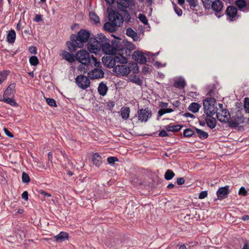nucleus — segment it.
Returning <instances> with one entry per match:
<instances>
[{
  "label": "nucleus",
  "mask_w": 249,
  "mask_h": 249,
  "mask_svg": "<svg viewBox=\"0 0 249 249\" xmlns=\"http://www.w3.org/2000/svg\"><path fill=\"white\" fill-rule=\"evenodd\" d=\"M90 34L84 30H80L77 35L72 34L71 36V42H67V45L70 52H74L76 48H82L83 43L88 41Z\"/></svg>",
  "instance_id": "1"
},
{
  "label": "nucleus",
  "mask_w": 249,
  "mask_h": 249,
  "mask_svg": "<svg viewBox=\"0 0 249 249\" xmlns=\"http://www.w3.org/2000/svg\"><path fill=\"white\" fill-rule=\"evenodd\" d=\"M216 101L213 98H207L203 101L204 113L207 117H212L217 112Z\"/></svg>",
  "instance_id": "2"
},
{
  "label": "nucleus",
  "mask_w": 249,
  "mask_h": 249,
  "mask_svg": "<svg viewBox=\"0 0 249 249\" xmlns=\"http://www.w3.org/2000/svg\"><path fill=\"white\" fill-rule=\"evenodd\" d=\"M113 71L118 77L127 76L130 74L131 69L126 64H117L113 69Z\"/></svg>",
  "instance_id": "3"
},
{
  "label": "nucleus",
  "mask_w": 249,
  "mask_h": 249,
  "mask_svg": "<svg viewBox=\"0 0 249 249\" xmlns=\"http://www.w3.org/2000/svg\"><path fill=\"white\" fill-rule=\"evenodd\" d=\"M108 19L114 26H120L123 23L122 16L116 11H113L108 14Z\"/></svg>",
  "instance_id": "4"
},
{
  "label": "nucleus",
  "mask_w": 249,
  "mask_h": 249,
  "mask_svg": "<svg viewBox=\"0 0 249 249\" xmlns=\"http://www.w3.org/2000/svg\"><path fill=\"white\" fill-rule=\"evenodd\" d=\"M75 58L82 64H89L90 62L89 53L84 50L78 51L76 53Z\"/></svg>",
  "instance_id": "5"
},
{
  "label": "nucleus",
  "mask_w": 249,
  "mask_h": 249,
  "mask_svg": "<svg viewBox=\"0 0 249 249\" xmlns=\"http://www.w3.org/2000/svg\"><path fill=\"white\" fill-rule=\"evenodd\" d=\"M150 54H151L150 52H146L143 53L141 51H137L133 53L132 58L139 64H143L147 62L146 56H149Z\"/></svg>",
  "instance_id": "6"
},
{
  "label": "nucleus",
  "mask_w": 249,
  "mask_h": 249,
  "mask_svg": "<svg viewBox=\"0 0 249 249\" xmlns=\"http://www.w3.org/2000/svg\"><path fill=\"white\" fill-rule=\"evenodd\" d=\"M75 82L78 87L81 89H85L89 88L90 85L89 79L83 75H80L75 78Z\"/></svg>",
  "instance_id": "7"
},
{
  "label": "nucleus",
  "mask_w": 249,
  "mask_h": 249,
  "mask_svg": "<svg viewBox=\"0 0 249 249\" xmlns=\"http://www.w3.org/2000/svg\"><path fill=\"white\" fill-rule=\"evenodd\" d=\"M124 51H125V49H121L118 50L117 53L114 54L116 65L117 64H126L127 63L128 59L123 54Z\"/></svg>",
  "instance_id": "8"
},
{
  "label": "nucleus",
  "mask_w": 249,
  "mask_h": 249,
  "mask_svg": "<svg viewBox=\"0 0 249 249\" xmlns=\"http://www.w3.org/2000/svg\"><path fill=\"white\" fill-rule=\"evenodd\" d=\"M118 50L116 47L110 44L109 39L102 46L101 49V50L104 53L111 55L116 53Z\"/></svg>",
  "instance_id": "9"
},
{
  "label": "nucleus",
  "mask_w": 249,
  "mask_h": 249,
  "mask_svg": "<svg viewBox=\"0 0 249 249\" xmlns=\"http://www.w3.org/2000/svg\"><path fill=\"white\" fill-rule=\"evenodd\" d=\"M102 49V46L97 41L91 39L88 44V49L90 53L97 54Z\"/></svg>",
  "instance_id": "10"
},
{
  "label": "nucleus",
  "mask_w": 249,
  "mask_h": 249,
  "mask_svg": "<svg viewBox=\"0 0 249 249\" xmlns=\"http://www.w3.org/2000/svg\"><path fill=\"white\" fill-rule=\"evenodd\" d=\"M216 113L217 118L221 122H228L231 118L230 114L227 109L219 110Z\"/></svg>",
  "instance_id": "11"
},
{
  "label": "nucleus",
  "mask_w": 249,
  "mask_h": 249,
  "mask_svg": "<svg viewBox=\"0 0 249 249\" xmlns=\"http://www.w3.org/2000/svg\"><path fill=\"white\" fill-rule=\"evenodd\" d=\"M151 116V112L147 109H142L138 112V117L139 121L146 122Z\"/></svg>",
  "instance_id": "12"
},
{
  "label": "nucleus",
  "mask_w": 249,
  "mask_h": 249,
  "mask_svg": "<svg viewBox=\"0 0 249 249\" xmlns=\"http://www.w3.org/2000/svg\"><path fill=\"white\" fill-rule=\"evenodd\" d=\"M102 62L105 66L108 68H113L116 66L114 55H109L102 57Z\"/></svg>",
  "instance_id": "13"
},
{
  "label": "nucleus",
  "mask_w": 249,
  "mask_h": 249,
  "mask_svg": "<svg viewBox=\"0 0 249 249\" xmlns=\"http://www.w3.org/2000/svg\"><path fill=\"white\" fill-rule=\"evenodd\" d=\"M104 75L103 70L98 68H95L88 73V76L91 79L101 78Z\"/></svg>",
  "instance_id": "14"
},
{
  "label": "nucleus",
  "mask_w": 249,
  "mask_h": 249,
  "mask_svg": "<svg viewBox=\"0 0 249 249\" xmlns=\"http://www.w3.org/2000/svg\"><path fill=\"white\" fill-rule=\"evenodd\" d=\"M229 186H226L225 187L220 188L216 192V195L218 199H223L227 196L229 193Z\"/></svg>",
  "instance_id": "15"
},
{
  "label": "nucleus",
  "mask_w": 249,
  "mask_h": 249,
  "mask_svg": "<svg viewBox=\"0 0 249 249\" xmlns=\"http://www.w3.org/2000/svg\"><path fill=\"white\" fill-rule=\"evenodd\" d=\"M227 15L229 17V19L231 21L235 20L237 17V9L233 6H229L227 8Z\"/></svg>",
  "instance_id": "16"
},
{
  "label": "nucleus",
  "mask_w": 249,
  "mask_h": 249,
  "mask_svg": "<svg viewBox=\"0 0 249 249\" xmlns=\"http://www.w3.org/2000/svg\"><path fill=\"white\" fill-rule=\"evenodd\" d=\"M212 8L214 11L219 12L223 8V3L219 0H215L212 4Z\"/></svg>",
  "instance_id": "17"
},
{
  "label": "nucleus",
  "mask_w": 249,
  "mask_h": 249,
  "mask_svg": "<svg viewBox=\"0 0 249 249\" xmlns=\"http://www.w3.org/2000/svg\"><path fill=\"white\" fill-rule=\"evenodd\" d=\"M93 39L95 41H97L101 46H102L108 40L105 35L102 34H97L95 36V38Z\"/></svg>",
  "instance_id": "18"
},
{
  "label": "nucleus",
  "mask_w": 249,
  "mask_h": 249,
  "mask_svg": "<svg viewBox=\"0 0 249 249\" xmlns=\"http://www.w3.org/2000/svg\"><path fill=\"white\" fill-rule=\"evenodd\" d=\"M54 238L57 242L61 243L66 239H68L69 235L66 232H61L58 235L54 236Z\"/></svg>",
  "instance_id": "19"
},
{
  "label": "nucleus",
  "mask_w": 249,
  "mask_h": 249,
  "mask_svg": "<svg viewBox=\"0 0 249 249\" xmlns=\"http://www.w3.org/2000/svg\"><path fill=\"white\" fill-rule=\"evenodd\" d=\"M92 161L94 165L99 167L102 163V158L98 153H95L92 156Z\"/></svg>",
  "instance_id": "20"
},
{
  "label": "nucleus",
  "mask_w": 249,
  "mask_h": 249,
  "mask_svg": "<svg viewBox=\"0 0 249 249\" xmlns=\"http://www.w3.org/2000/svg\"><path fill=\"white\" fill-rule=\"evenodd\" d=\"M107 87L105 84L103 83V82H101L99 84L98 88V91L99 92V93L102 96H104L107 94Z\"/></svg>",
  "instance_id": "21"
},
{
  "label": "nucleus",
  "mask_w": 249,
  "mask_h": 249,
  "mask_svg": "<svg viewBox=\"0 0 249 249\" xmlns=\"http://www.w3.org/2000/svg\"><path fill=\"white\" fill-rule=\"evenodd\" d=\"M130 108L128 107H123L121 110V115L123 119H127L129 117Z\"/></svg>",
  "instance_id": "22"
},
{
  "label": "nucleus",
  "mask_w": 249,
  "mask_h": 249,
  "mask_svg": "<svg viewBox=\"0 0 249 249\" xmlns=\"http://www.w3.org/2000/svg\"><path fill=\"white\" fill-rule=\"evenodd\" d=\"M200 107V105L198 103H192L189 105L188 107V109L191 112L195 113L199 111Z\"/></svg>",
  "instance_id": "23"
},
{
  "label": "nucleus",
  "mask_w": 249,
  "mask_h": 249,
  "mask_svg": "<svg viewBox=\"0 0 249 249\" xmlns=\"http://www.w3.org/2000/svg\"><path fill=\"white\" fill-rule=\"evenodd\" d=\"M16 39V33L14 30H11L10 31L7 36V41L10 43H13L15 42Z\"/></svg>",
  "instance_id": "24"
},
{
  "label": "nucleus",
  "mask_w": 249,
  "mask_h": 249,
  "mask_svg": "<svg viewBox=\"0 0 249 249\" xmlns=\"http://www.w3.org/2000/svg\"><path fill=\"white\" fill-rule=\"evenodd\" d=\"M126 35L127 36L131 37L134 41H136L138 39L137 34L131 28H129L126 29Z\"/></svg>",
  "instance_id": "25"
},
{
  "label": "nucleus",
  "mask_w": 249,
  "mask_h": 249,
  "mask_svg": "<svg viewBox=\"0 0 249 249\" xmlns=\"http://www.w3.org/2000/svg\"><path fill=\"white\" fill-rule=\"evenodd\" d=\"M62 57L63 58L71 63L73 62L75 60L74 56L68 52H64L62 53Z\"/></svg>",
  "instance_id": "26"
},
{
  "label": "nucleus",
  "mask_w": 249,
  "mask_h": 249,
  "mask_svg": "<svg viewBox=\"0 0 249 249\" xmlns=\"http://www.w3.org/2000/svg\"><path fill=\"white\" fill-rule=\"evenodd\" d=\"M207 125L211 128H213L215 127L216 124V121L215 118L208 117L205 119Z\"/></svg>",
  "instance_id": "27"
},
{
  "label": "nucleus",
  "mask_w": 249,
  "mask_h": 249,
  "mask_svg": "<svg viewBox=\"0 0 249 249\" xmlns=\"http://www.w3.org/2000/svg\"><path fill=\"white\" fill-rule=\"evenodd\" d=\"M182 127V126L180 125H171V124H170L167 126H165L166 129L168 131H171V132H177L181 129Z\"/></svg>",
  "instance_id": "28"
},
{
  "label": "nucleus",
  "mask_w": 249,
  "mask_h": 249,
  "mask_svg": "<svg viewBox=\"0 0 249 249\" xmlns=\"http://www.w3.org/2000/svg\"><path fill=\"white\" fill-rule=\"evenodd\" d=\"M15 84H11L6 89V90L5 91L3 96L5 97H11L13 94V89L15 88Z\"/></svg>",
  "instance_id": "29"
},
{
  "label": "nucleus",
  "mask_w": 249,
  "mask_h": 249,
  "mask_svg": "<svg viewBox=\"0 0 249 249\" xmlns=\"http://www.w3.org/2000/svg\"><path fill=\"white\" fill-rule=\"evenodd\" d=\"M2 101H3L5 103H6L13 107H16V106H17V105H18L17 103L15 102V101L13 98H12L10 96V97L3 96Z\"/></svg>",
  "instance_id": "30"
},
{
  "label": "nucleus",
  "mask_w": 249,
  "mask_h": 249,
  "mask_svg": "<svg viewBox=\"0 0 249 249\" xmlns=\"http://www.w3.org/2000/svg\"><path fill=\"white\" fill-rule=\"evenodd\" d=\"M196 130L197 134L200 139H205L208 137V134L207 132L198 128H196Z\"/></svg>",
  "instance_id": "31"
},
{
  "label": "nucleus",
  "mask_w": 249,
  "mask_h": 249,
  "mask_svg": "<svg viewBox=\"0 0 249 249\" xmlns=\"http://www.w3.org/2000/svg\"><path fill=\"white\" fill-rule=\"evenodd\" d=\"M125 46V48H124L125 50H126V49L129 50L128 55L130 54V53L131 51H133V50H135V45L133 43H132L131 42H128V41L126 42ZM125 52H126V53H127L126 51H125Z\"/></svg>",
  "instance_id": "32"
},
{
  "label": "nucleus",
  "mask_w": 249,
  "mask_h": 249,
  "mask_svg": "<svg viewBox=\"0 0 249 249\" xmlns=\"http://www.w3.org/2000/svg\"><path fill=\"white\" fill-rule=\"evenodd\" d=\"M175 176L174 173L171 170H167L164 175V178H165L167 180H170L172 179Z\"/></svg>",
  "instance_id": "33"
},
{
  "label": "nucleus",
  "mask_w": 249,
  "mask_h": 249,
  "mask_svg": "<svg viewBox=\"0 0 249 249\" xmlns=\"http://www.w3.org/2000/svg\"><path fill=\"white\" fill-rule=\"evenodd\" d=\"M89 17L90 19L94 21L95 23L97 24L100 23V18L99 17L94 13H90Z\"/></svg>",
  "instance_id": "34"
},
{
  "label": "nucleus",
  "mask_w": 249,
  "mask_h": 249,
  "mask_svg": "<svg viewBox=\"0 0 249 249\" xmlns=\"http://www.w3.org/2000/svg\"><path fill=\"white\" fill-rule=\"evenodd\" d=\"M174 85L177 88H184L185 85V80L183 79H179L175 82Z\"/></svg>",
  "instance_id": "35"
},
{
  "label": "nucleus",
  "mask_w": 249,
  "mask_h": 249,
  "mask_svg": "<svg viewBox=\"0 0 249 249\" xmlns=\"http://www.w3.org/2000/svg\"><path fill=\"white\" fill-rule=\"evenodd\" d=\"M29 62L32 66H36L38 63V59L36 56H32L29 59Z\"/></svg>",
  "instance_id": "36"
},
{
  "label": "nucleus",
  "mask_w": 249,
  "mask_h": 249,
  "mask_svg": "<svg viewBox=\"0 0 249 249\" xmlns=\"http://www.w3.org/2000/svg\"><path fill=\"white\" fill-rule=\"evenodd\" d=\"M130 81L138 85L142 84V82L141 79L137 75H134L130 79Z\"/></svg>",
  "instance_id": "37"
},
{
  "label": "nucleus",
  "mask_w": 249,
  "mask_h": 249,
  "mask_svg": "<svg viewBox=\"0 0 249 249\" xmlns=\"http://www.w3.org/2000/svg\"><path fill=\"white\" fill-rule=\"evenodd\" d=\"M194 131L190 128L186 129L183 131V135L184 137H191L194 134Z\"/></svg>",
  "instance_id": "38"
},
{
  "label": "nucleus",
  "mask_w": 249,
  "mask_h": 249,
  "mask_svg": "<svg viewBox=\"0 0 249 249\" xmlns=\"http://www.w3.org/2000/svg\"><path fill=\"white\" fill-rule=\"evenodd\" d=\"M235 4L240 9L246 5V2L244 0H237Z\"/></svg>",
  "instance_id": "39"
},
{
  "label": "nucleus",
  "mask_w": 249,
  "mask_h": 249,
  "mask_svg": "<svg viewBox=\"0 0 249 249\" xmlns=\"http://www.w3.org/2000/svg\"><path fill=\"white\" fill-rule=\"evenodd\" d=\"M138 18L142 22L144 25L148 24V20L145 17V16L142 14H140L139 15Z\"/></svg>",
  "instance_id": "40"
},
{
  "label": "nucleus",
  "mask_w": 249,
  "mask_h": 249,
  "mask_svg": "<svg viewBox=\"0 0 249 249\" xmlns=\"http://www.w3.org/2000/svg\"><path fill=\"white\" fill-rule=\"evenodd\" d=\"M22 180L24 183H29L30 181V178L29 175L25 172H23L22 174Z\"/></svg>",
  "instance_id": "41"
},
{
  "label": "nucleus",
  "mask_w": 249,
  "mask_h": 249,
  "mask_svg": "<svg viewBox=\"0 0 249 249\" xmlns=\"http://www.w3.org/2000/svg\"><path fill=\"white\" fill-rule=\"evenodd\" d=\"M244 107L246 112L249 113V98H245Z\"/></svg>",
  "instance_id": "42"
},
{
  "label": "nucleus",
  "mask_w": 249,
  "mask_h": 249,
  "mask_svg": "<svg viewBox=\"0 0 249 249\" xmlns=\"http://www.w3.org/2000/svg\"><path fill=\"white\" fill-rule=\"evenodd\" d=\"M91 59L93 60L94 66L96 68L99 69V68H101V64L100 61H97V59L96 57H95L94 56L92 55Z\"/></svg>",
  "instance_id": "43"
},
{
  "label": "nucleus",
  "mask_w": 249,
  "mask_h": 249,
  "mask_svg": "<svg viewBox=\"0 0 249 249\" xmlns=\"http://www.w3.org/2000/svg\"><path fill=\"white\" fill-rule=\"evenodd\" d=\"M89 64H82L79 67V70L84 73H85L88 70V65Z\"/></svg>",
  "instance_id": "44"
},
{
  "label": "nucleus",
  "mask_w": 249,
  "mask_h": 249,
  "mask_svg": "<svg viewBox=\"0 0 249 249\" xmlns=\"http://www.w3.org/2000/svg\"><path fill=\"white\" fill-rule=\"evenodd\" d=\"M7 73L5 72H0V84H1L7 78Z\"/></svg>",
  "instance_id": "45"
},
{
  "label": "nucleus",
  "mask_w": 249,
  "mask_h": 249,
  "mask_svg": "<svg viewBox=\"0 0 249 249\" xmlns=\"http://www.w3.org/2000/svg\"><path fill=\"white\" fill-rule=\"evenodd\" d=\"M46 102L47 104L51 107H55L56 106V102L52 98H46Z\"/></svg>",
  "instance_id": "46"
},
{
  "label": "nucleus",
  "mask_w": 249,
  "mask_h": 249,
  "mask_svg": "<svg viewBox=\"0 0 249 249\" xmlns=\"http://www.w3.org/2000/svg\"><path fill=\"white\" fill-rule=\"evenodd\" d=\"M118 160V158L115 157H108L107 159V162L110 164H114L115 161Z\"/></svg>",
  "instance_id": "47"
},
{
  "label": "nucleus",
  "mask_w": 249,
  "mask_h": 249,
  "mask_svg": "<svg viewBox=\"0 0 249 249\" xmlns=\"http://www.w3.org/2000/svg\"><path fill=\"white\" fill-rule=\"evenodd\" d=\"M238 194L239 195H241L243 196H246L247 194V191L246 190L245 187H242L240 189Z\"/></svg>",
  "instance_id": "48"
},
{
  "label": "nucleus",
  "mask_w": 249,
  "mask_h": 249,
  "mask_svg": "<svg viewBox=\"0 0 249 249\" xmlns=\"http://www.w3.org/2000/svg\"><path fill=\"white\" fill-rule=\"evenodd\" d=\"M208 196V192L206 191H204L201 192L198 196V198L199 199H203L205 197H206Z\"/></svg>",
  "instance_id": "49"
},
{
  "label": "nucleus",
  "mask_w": 249,
  "mask_h": 249,
  "mask_svg": "<svg viewBox=\"0 0 249 249\" xmlns=\"http://www.w3.org/2000/svg\"><path fill=\"white\" fill-rule=\"evenodd\" d=\"M229 126L231 127H236L238 126V123L234 121H228Z\"/></svg>",
  "instance_id": "50"
},
{
  "label": "nucleus",
  "mask_w": 249,
  "mask_h": 249,
  "mask_svg": "<svg viewBox=\"0 0 249 249\" xmlns=\"http://www.w3.org/2000/svg\"><path fill=\"white\" fill-rule=\"evenodd\" d=\"M29 51L30 53L35 54H36V53H37L36 48L34 46L29 47Z\"/></svg>",
  "instance_id": "51"
},
{
  "label": "nucleus",
  "mask_w": 249,
  "mask_h": 249,
  "mask_svg": "<svg viewBox=\"0 0 249 249\" xmlns=\"http://www.w3.org/2000/svg\"><path fill=\"white\" fill-rule=\"evenodd\" d=\"M22 199L27 201L28 200V193L27 191H24L21 195Z\"/></svg>",
  "instance_id": "52"
},
{
  "label": "nucleus",
  "mask_w": 249,
  "mask_h": 249,
  "mask_svg": "<svg viewBox=\"0 0 249 249\" xmlns=\"http://www.w3.org/2000/svg\"><path fill=\"white\" fill-rule=\"evenodd\" d=\"M5 134L8 137L10 138H13L14 137L13 135L6 128L3 129Z\"/></svg>",
  "instance_id": "53"
},
{
  "label": "nucleus",
  "mask_w": 249,
  "mask_h": 249,
  "mask_svg": "<svg viewBox=\"0 0 249 249\" xmlns=\"http://www.w3.org/2000/svg\"><path fill=\"white\" fill-rule=\"evenodd\" d=\"M189 4L193 7H195L196 5V0H187Z\"/></svg>",
  "instance_id": "54"
},
{
  "label": "nucleus",
  "mask_w": 249,
  "mask_h": 249,
  "mask_svg": "<svg viewBox=\"0 0 249 249\" xmlns=\"http://www.w3.org/2000/svg\"><path fill=\"white\" fill-rule=\"evenodd\" d=\"M159 135L160 137H166L168 136L167 132L164 130H162L161 131H160Z\"/></svg>",
  "instance_id": "55"
},
{
  "label": "nucleus",
  "mask_w": 249,
  "mask_h": 249,
  "mask_svg": "<svg viewBox=\"0 0 249 249\" xmlns=\"http://www.w3.org/2000/svg\"><path fill=\"white\" fill-rule=\"evenodd\" d=\"M175 11L178 16H180L182 15V11L181 9H180V8L175 7Z\"/></svg>",
  "instance_id": "56"
},
{
  "label": "nucleus",
  "mask_w": 249,
  "mask_h": 249,
  "mask_svg": "<svg viewBox=\"0 0 249 249\" xmlns=\"http://www.w3.org/2000/svg\"><path fill=\"white\" fill-rule=\"evenodd\" d=\"M184 182L185 180L183 178H179L177 179V183L178 185H182Z\"/></svg>",
  "instance_id": "57"
},
{
  "label": "nucleus",
  "mask_w": 249,
  "mask_h": 249,
  "mask_svg": "<svg viewBox=\"0 0 249 249\" xmlns=\"http://www.w3.org/2000/svg\"><path fill=\"white\" fill-rule=\"evenodd\" d=\"M165 113V111H164V109H161L159 110L158 111L159 116L158 117V120H159L160 117H161V116H162Z\"/></svg>",
  "instance_id": "58"
},
{
  "label": "nucleus",
  "mask_w": 249,
  "mask_h": 249,
  "mask_svg": "<svg viewBox=\"0 0 249 249\" xmlns=\"http://www.w3.org/2000/svg\"><path fill=\"white\" fill-rule=\"evenodd\" d=\"M183 116L185 117H189V118H195V116L193 114H191L190 113H189V112H186V113H185L184 114H183Z\"/></svg>",
  "instance_id": "59"
},
{
  "label": "nucleus",
  "mask_w": 249,
  "mask_h": 249,
  "mask_svg": "<svg viewBox=\"0 0 249 249\" xmlns=\"http://www.w3.org/2000/svg\"><path fill=\"white\" fill-rule=\"evenodd\" d=\"M112 24L110 23L107 22L104 25V28L107 30H110Z\"/></svg>",
  "instance_id": "60"
},
{
  "label": "nucleus",
  "mask_w": 249,
  "mask_h": 249,
  "mask_svg": "<svg viewBox=\"0 0 249 249\" xmlns=\"http://www.w3.org/2000/svg\"><path fill=\"white\" fill-rule=\"evenodd\" d=\"M132 64V66L133 67V68L134 69V70H134V72H138L139 68H138L137 64L136 63H133Z\"/></svg>",
  "instance_id": "61"
},
{
  "label": "nucleus",
  "mask_w": 249,
  "mask_h": 249,
  "mask_svg": "<svg viewBox=\"0 0 249 249\" xmlns=\"http://www.w3.org/2000/svg\"><path fill=\"white\" fill-rule=\"evenodd\" d=\"M41 20V16L39 15H36L35 18V21L36 22H38Z\"/></svg>",
  "instance_id": "62"
},
{
  "label": "nucleus",
  "mask_w": 249,
  "mask_h": 249,
  "mask_svg": "<svg viewBox=\"0 0 249 249\" xmlns=\"http://www.w3.org/2000/svg\"><path fill=\"white\" fill-rule=\"evenodd\" d=\"M168 105V103L164 102H160V106L161 107H166Z\"/></svg>",
  "instance_id": "63"
},
{
  "label": "nucleus",
  "mask_w": 249,
  "mask_h": 249,
  "mask_svg": "<svg viewBox=\"0 0 249 249\" xmlns=\"http://www.w3.org/2000/svg\"><path fill=\"white\" fill-rule=\"evenodd\" d=\"M242 249H249V245L247 242L244 243V245Z\"/></svg>",
  "instance_id": "64"
}]
</instances>
